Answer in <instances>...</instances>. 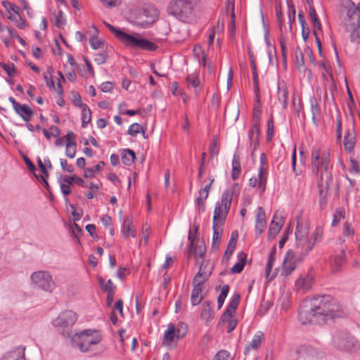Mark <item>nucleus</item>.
Listing matches in <instances>:
<instances>
[{"label":"nucleus","instance_id":"obj_1","mask_svg":"<svg viewBox=\"0 0 360 360\" xmlns=\"http://www.w3.org/2000/svg\"><path fill=\"white\" fill-rule=\"evenodd\" d=\"M342 316L339 302L329 295H317L302 305L299 320L302 324H321L328 319Z\"/></svg>","mask_w":360,"mask_h":360},{"label":"nucleus","instance_id":"obj_2","mask_svg":"<svg viewBox=\"0 0 360 360\" xmlns=\"http://www.w3.org/2000/svg\"><path fill=\"white\" fill-rule=\"evenodd\" d=\"M311 171L313 174L318 175L320 173V179L318 181L319 188V205L321 210L327 205L328 191L333 183V175L330 169V153L328 151H322L317 148H313L311 154Z\"/></svg>","mask_w":360,"mask_h":360},{"label":"nucleus","instance_id":"obj_3","mask_svg":"<svg viewBox=\"0 0 360 360\" xmlns=\"http://www.w3.org/2000/svg\"><path fill=\"white\" fill-rule=\"evenodd\" d=\"M70 340L73 347L79 349L82 352H87L91 351L94 345L101 342L102 335L98 330L86 329L74 334Z\"/></svg>","mask_w":360,"mask_h":360},{"label":"nucleus","instance_id":"obj_4","mask_svg":"<svg viewBox=\"0 0 360 360\" xmlns=\"http://www.w3.org/2000/svg\"><path fill=\"white\" fill-rule=\"evenodd\" d=\"M195 0H171L167 6V13L176 19L187 21L193 10Z\"/></svg>","mask_w":360,"mask_h":360},{"label":"nucleus","instance_id":"obj_5","mask_svg":"<svg viewBox=\"0 0 360 360\" xmlns=\"http://www.w3.org/2000/svg\"><path fill=\"white\" fill-rule=\"evenodd\" d=\"M77 319V314L71 310L65 311L52 321V324L58 332L65 338H70L72 335V327Z\"/></svg>","mask_w":360,"mask_h":360},{"label":"nucleus","instance_id":"obj_6","mask_svg":"<svg viewBox=\"0 0 360 360\" xmlns=\"http://www.w3.org/2000/svg\"><path fill=\"white\" fill-rule=\"evenodd\" d=\"M333 345L337 349L348 352L360 349V342L346 331L335 333L333 337Z\"/></svg>","mask_w":360,"mask_h":360},{"label":"nucleus","instance_id":"obj_7","mask_svg":"<svg viewBox=\"0 0 360 360\" xmlns=\"http://www.w3.org/2000/svg\"><path fill=\"white\" fill-rule=\"evenodd\" d=\"M352 7L347 9L346 22L347 30L350 32V39L353 42L360 43V10L354 4L350 2Z\"/></svg>","mask_w":360,"mask_h":360},{"label":"nucleus","instance_id":"obj_8","mask_svg":"<svg viewBox=\"0 0 360 360\" xmlns=\"http://www.w3.org/2000/svg\"><path fill=\"white\" fill-rule=\"evenodd\" d=\"M126 46L132 48H139L146 51H155L157 46L146 39L141 38L139 34H129L124 32H122L118 39Z\"/></svg>","mask_w":360,"mask_h":360},{"label":"nucleus","instance_id":"obj_9","mask_svg":"<svg viewBox=\"0 0 360 360\" xmlns=\"http://www.w3.org/2000/svg\"><path fill=\"white\" fill-rule=\"evenodd\" d=\"M307 252L289 249L283 261L281 275L288 276L296 269V266L300 264Z\"/></svg>","mask_w":360,"mask_h":360},{"label":"nucleus","instance_id":"obj_10","mask_svg":"<svg viewBox=\"0 0 360 360\" xmlns=\"http://www.w3.org/2000/svg\"><path fill=\"white\" fill-rule=\"evenodd\" d=\"M31 281L36 288L46 292H51L55 288L52 276L47 271H38L32 273Z\"/></svg>","mask_w":360,"mask_h":360},{"label":"nucleus","instance_id":"obj_11","mask_svg":"<svg viewBox=\"0 0 360 360\" xmlns=\"http://www.w3.org/2000/svg\"><path fill=\"white\" fill-rule=\"evenodd\" d=\"M206 249H188L187 252V256L194 257L195 259L198 262L200 259L201 262L200 264L199 269L197 273H201V274L206 275L207 274L208 276H210L212 274V266H208V264H205V256Z\"/></svg>","mask_w":360,"mask_h":360},{"label":"nucleus","instance_id":"obj_12","mask_svg":"<svg viewBox=\"0 0 360 360\" xmlns=\"http://www.w3.org/2000/svg\"><path fill=\"white\" fill-rule=\"evenodd\" d=\"M158 12L153 8H144L139 14L136 24L143 27L146 28L150 26L157 19Z\"/></svg>","mask_w":360,"mask_h":360},{"label":"nucleus","instance_id":"obj_13","mask_svg":"<svg viewBox=\"0 0 360 360\" xmlns=\"http://www.w3.org/2000/svg\"><path fill=\"white\" fill-rule=\"evenodd\" d=\"M284 219L283 217H278L277 212L274 214L268 231V240H272L281 231L283 225Z\"/></svg>","mask_w":360,"mask_h":360},{"label":"nucleus","instance_id":"obj_14","mask_svg":"<svg viewBox=\"0 0 360 360\" xmlns=\"http://www.w3.org/2000/svg\"><path fill=\"white\" fill-rule=\"evenodd\" d=\"M25 347H18L6 352L0 360H26L25 356Z\"/></svg>","mask_w":360,"mask_h":360},{"label":"nucleus","instance_id":"obj_15","mask_svg":"<svg viewBox=\"0 0 360 360\" xmlns=\"http://www.w3.org/2000/svg\"><path fill=\"white\" fill-rule=\"evenodd\" d=\"M232 199L233 191L229 189L225 190L221 195V202H219L220 205L224 207L223 217L224 218H226L227 214L229 212Z\"/></svg>","mask_w":360,"mask_h":360},{"label":"nucleus","instance_id":"obj_16","mask_svg":"<svg viewBox=\"0 0 360 360\" xmlns=\"http://www.w3.org/2000/svg\"><path fill=\"white\" fill-rule=\"evenodd\" d=\"M275 260H276V249H273L271 251V252L269 253L266 266L265 268V272H264L265 277L266 278H268L269 281L274 279L277 275L276 270L274 272H273L272 274H270Z\"/></svg>","mask_w":360,"mask_h":360},{"label":"nucleus","instance_id":"obj_17","mask_svg":"<svg viewBox=\"0 0 360 360\" xmlns=\"http://www.w3.org/2000/svg\"><path fill=\"white\" fill-rule=\"evenodd\" d=\"M264 337V335L262 331H257L253 336L250 343L245 347L244 354L247 355L251 349H257L260 347Z\"/></svg>","mask_w":360,"mask_h":360},{"label":"nucleus","instance_id":"obj_18","mask_svg":"<svg viewBox=\"0 0 360 360\" xmlns=\"http://www.w3.org/2000/svg\"><path fill=\"white\" fill-rule=\"evenodd\" d=\"M178 333V336L179 335L180 329L177 328L176 330L175 326L174 324L170 323L168 326L167 330L165 332L164 338L162 340V345L168 346L174 340V338L176 336V333Z\"/></svg>","mask_w":360,"mask_h":360},{"label":"nucleus","instance_id":"obj_19","mask_svg":"<svg viewBox=\"0 0 360 360\" xmlns=\"http://www.w3.org/2000/svg\"><path fill=\"white\" fill-rule=\"evenodd\" d=\"M312 281V277L307 274L304 276L299 277L295 282V285L297 289L307 291L311 288Z\"/></svg>","mask_w":360,"mask_h":360},{"label":"nucleus","instance_id":"obj_20","mask_svg":"<svg viewBox=\"0 0 360 360\" xmlns=\"http://www.w3.org/2000/svg\"><path fill=\"white\" fill-rule=\"evenodd\" d=\"M188 86H192L195 89V93L198 96L202 90V86L198 78V76L195 74L188 75L186 79Z\"/></svg>","mask_w":360,"mask_h":360},{"label":"nucleus","instance_id":"obj_21","mask_svg":"<svg viewBox=\"0 0 360 360\" xmlns=\"http://www.w3.org/2000/svg\"><path fill=\"white\" fill-rule=\"evenodd\" d=\"M356 138L353 130H347L344 136V146L347 151L352 152L355 146Z\"/></svg>","mask_w":360,"mask_h":360},{"label":"nucleus","instance_id":"obj_22","mask_svg":"<svg viewBox=\"0 0 360 360\" xmlns=\"http://www.w3.org/2000/svg\"><path fill=\"white\" fill-rule=\"evenodd\" d=\"M238 262L234 264L233 266V267L231 268V271L233 273V274H239L240 273L243 268H244V266L246 263V259H247V254H245V252H243V251H240L238 253Z\"/></svg>","mask_w":360,"mask_h":360},{"label":"nucleus","instance_id":"obj_23","mask_svg":"<svg viewBox=\"0 0 360 360\" xmlns=\"http://www.w3.org/2000/svg\"><path fill=\"white\" fill-rule=\"evenodd\" d=\"M288 91L285 84L278 85V99L282 103L283 108L288 107Z\"/></svg>","mask_w":360,"mask_h":360},{"label":"nucleus","instance_id":"obj_24","mask_svg":"<svg viewBox=\"0 0 360 360\" xmlns=\"http://www.w3.org/2000/svg\"><path fill=\"white\" fill-rule=\"evenodd\" d=\"M15 112L25 122H29L34 115L33 110L25 104L20 105Z\"/></svg>","mask_w":360,"mask_h":360},{"label":"nucleus","instance_id":"obj_25","mask_svg":"<svg viewBox=\"0 0 360 360\" xmlns=\"http://www.w3.org/2000/svg\"><path fill=\"white\" fill-rule=\"evenodd\" d=\"M323 235L322 227H317L311 233L310 238L308 240L307 248H313L317 243L321 241Z\"/></svg>","mask_w":360,"mask_h":360},{"label":"nucleus","instance_id":"obj_26","mask_svg":"<svg viewBox=\"0 0 360 360\" xmlns=\"http://www.w3.org/2000/svg\"><path fill=\"white\" fill-rule=\"evenodd\" d=\"M224 213V207L220 205L219 202H217L215 205L214 210V214H213V226H217V221L218 223L220 221H225L226 218H224L223 217Z\"/></svg>","mask_w":360,"mask_h":360},{"label":"nucleus","instance_id":"obj_27","mask_svg":"<svg viewBox=\"0 0 360 360\" xmlns=\"http://www.w3.org/2000/svg\"><path fill=\"white\" fill-rule=\"evenodd\" d=\"M308 233L307 228L303 226L299 221L297 224L295 238L298 245L304 246V244L302 243V240Z\"/></svg>","mask_w":360,"mask_h":360},{"label":"nucleus","instance_id":"obj_28","mask_svg":"<svg viewBox=\"0 0 360 360\" xmlns=\"http://www.w3.org/2000/svg\"><path fill=\"white\" fill-rule=\"evenodd\" d=\"M94 33L92 37L89 39V44L91 48L94 50L102 48L104 46V41L98 39V30L95 26H92Z\"/></svg>","mask_w":360,"mask_h":360},{"label":"nucleus","instance_id":"obj_29","mask_svg":"<svg viewBox=\"0 0 360 360\" xmlns=\"http://www.w3.org/2000/svg\"><path fill=\"white\" fill-rule=\"evenodd\" d=\"M135 158V153L129 148L124 149L122 152V161L124 165H131Z\"/></svg>","mask_w":360,"mask_h":360},{"label":"nucleus","instance_id":"obj_30","mask_svg":"<svg viewBox=\"0 0 360 360\" xmlns=\"http://www.w3.org/2000/svg\"><path fill=\"white\" fill-rule=\"evenodd\" d=\"M131 224L132 219L131 218L127 217L124 219L121 231L124 237H128L129 235H131L132 237H135L136 232L133 230H131Z\"/></svg>","mask_w":360,"mask_h":360},{"label":"nucleus","instance_id":"obj_31","mask_svg":"<svg viewBox=\"0 0 360 360\" xmlns=\"http://www.w3.org/2000/svg\"><path fill=\"white\" fill-rule=\"evenodd\" d=\"M98 283L102 288V290L108 293L112 292L115 293L116 290V286L112 283V281L109 279L107 283H105V279H103L102 277L99 276L98 277Z\"/></svg>","mask_w":360,"mask_h":360},{"label":"nucleus","instance_id":"obj_32","mask_svg":"<svg viewBox=\"0 0 360 360\" xmlns=\"http://www.w3.org/2000/svg\"><path fill=\"white\" fill-rule=\"evenodd\" d=\"M202 293V288L193 287V289L192 290L191 295V304L193 306H197L201 302V301L203 298Z\"/></svg>","mask_w":360,"mask_h":360},{"label":"nucleus","instance_id":"obj_33","mask_svg":"<svg viewBox=\"0 0 360 360\" xmlns=\"http://www.w3.org/2000/svg\"><path fill=\"white\" fill-rule=\"evenodd\" d=\"M295 63L297 68L300 72H304V58L302 50L300 47L295 49Z\"/></svg>","mask_w":360,"mask_h":360},{"label":"nucleus","instance_id":"obj_34","mask_svg":"<svg viewBox=\"0 0 360 360\" xmlns=\"http://www.w3.org/2000/svg\"><path fill=\"white\" fill-rule=\"evenodd\" d=\"M240 173V162L239 156L234 155L232 161V172L231 178L233 180H236L238 178Z\"/></svg>","mask_w":360,"mask_h":360},{"label":"nucleus","instance_id":"obj_35","mask_svg":"<svg viewBox=\"0 0 360 360\" xmlns=\"http://www.w3.org/2000/svg\"><path fill=\"white\" fill-rule=\"evenodd\" d=\"M266 175L267 172L264 167L259 169L258 178L257 179L258 180V188L261 190V193H263L266 188Z\"/></svg>","mask_w":360,"mask_h":360},{"label":"nucleus","instance_id":"obj_36","mask_svg":"<svg viewBox=\"0 0 360 360\" xmlns=\"http://www.w3.org/2000/svg\"><path fill=\"white\" fill-rule=\"evenodd\" d=\"M82 127L86 128L87 124L90 122L91 118V112L89 107L82 105Z\"/></svg>","mask_w":360,"mask_h":360},{"label":"nucleus","instance_id":"obj_37","mask_svg":"<svg viewBox=\"0 0 360 360\" xmlns=\"http://www.w3.org/2000/svg\"><path fill=\"white\" fill-rule=\"evenodd\" d=\"M105 163L103 161L98 162V164L94 165L91 168H84V176L85 178H93L95 176V172H99L102 169Z\"/></svg>","mask_w":360,"mask_h":360},{"label":"nucleus","instance_id":"obj_38","mask_svg":"<svg viewBox=\"0 0 360 360\" xmlns=\"http://www.w3.org/2000/svg\"><path fill=\"white\" fill-rule=\"evenodd\" d=\"M193 231L190 229L189 233H188V240L190 242L188 248H201V245L195 244V241L196 239V235L198 231L199 226L198 224H194L193 226Z\"/></svg>","mask_w":360,"mask_h":360},{"label":"nucleus","instance_id":"obj_39","mask_svg":"<svg viewBox=\"0 0 360 360\" xmlns=\"http://www.w3.org/2000/svg\"><path fill=\"white\" fill-rule=\"evenodd\" d=\"M201 319L209 321L212 319L211 308H210V302L206 301L204 302L202 305V309L201 311Z\"/></svg>","mask_w":360,"mask_h":360},{"label":"nucleus","instance_id":"obj_40","mask_svg":"<svg viewBox=\"0 0 360 360\" xmlns=\"http://www.w3.org/2000/svg\"><path fill=\"white\" fill-rule=\"evenodd\" d=\"M345 252L343 250H340L339 253L331 257V262L336 265V269L333 271H338V268L345 262Z\"/></svg>","mask_w":360,"mask_h":360},{"label":"nucleus","instance_id":"obj_41","mask_svg":"<svg viewBox=\"0 0 360 360\" xmlns=\"http://www.w3.org/2000/svg\"><path fill=\"white\" fill-rule=\"evenodd\" d=\"M261 112L260 97H255L253 105L252 121L259 122Z\"/></svg>","mask_w":360,"mask_h":360},{"label":"nucleus","instance_id":"obj_42","mask_svg":"<svg viewBox=\"0 0 360 360\" xmlns=\"http://www.w3.org/2000/svg\"><path fill=\"white\" fill-rule=\"evenodd\" d=\"M226 8H227V10L231 9V26H230L229 29H230V32H231V34L233 36L235 34V30H236V27H235L236 15H235V13H234L233 0L229 1L228 2Z\"/></svg>","mask_w":360,"mask_h":360},{"label":"nucleus","instance_id":"obj_43","mask_svg":"<svg viewBox=\"0 0 360 360\" xmlns=\"http://www.w3.org/2000/svg\"><path fill=\"white\" fill-rule=\"evenodd\" d=\"M146 130V129L141 127L139 124L134 123L129 126L127 133L132 136H136L140 132L145 134Z\"/></svg>","mask_w":360,"mask_h":360},{"label":"nucleus","instance_id":"obj_44","mask_svg":"<svg viewBox=\"0 0 360 360\" xmlns=\"http://www.w3.org/2000/svg\"><path fill=\"white\" fill-rule=\"evenodd\" d=\"M209 277L210 276H207V274L206 275H203L201 274V273H197L193 280L192 284L193 287L201 288V286L208 280Z\"/></svg>","mask_w":360,"mask_h":360},{"label":"nucleus","instance_id":"obj_45","mask_svg":"<svg viewBox=\"0 0 360 360\" xmlns=\"http://www.w3.org/2000/svg\"><path fill=\"white\" fill-rule=\"evenodd\" d=\"M311 112L312 114V120L314 122L316 115L320 112V108L318 105L316 98L313 96L309 98Z\"/></svg>","mask_w":360,"mask_h":360},{"label":"nucleus","instance_id":"obj_46","mask_svg":"<svg viewBox=\"0 0 360 360\" xmlns=\"http://www.w3.org/2000/svg\"><path fill=\"white\" fill-rule=\"evenodd\" d=\"M252 128L248 132L250 140L259 139L260 135L259 122L252 121Z\"/></svg>","mask_w":360,"mask_h":360},{"label":"nucleus","instance_id":"obj_47","mask_svg":"<svg viewBox=\"0 0 360 360\" xmlns=\"http://www.w3.org/2000/svg\"><path fill=\"white\" fill-rule=\"evenodd\" d=\"M229 292V285H224L221 288V292L217 297L218 309H221V307H222Z\"/></svg>","mask_w":360,"mask_h":360},{"label":"nucleus","instance_id":"obj_48","mask_svg":"<svg viewBox=\"0 0 360 360\" xmlns=\"http://www.w3.org/2000/svg\"><path fill=\"white\" fill-rule=\"evenodd\" d=\"M213 236H212V247L215 248L216 246H219V242L221 237L222 231L219 229L217 228V226H213Z\"/></svg>","mask_w":360,"mask_h":360},{"label":"nucleus","instance_id":"obj_49","mask_svg":"<svg viewBox=\"0 0 360 360\" xmlns=\"http://www.w3.org/2000/svg\"><path fill=\"white\" fill-rule=\"evenodd\" d=\"M8 19H10L11 21H13L15 25L20 28L23 29L25 26V20H23L20 15L18 14V16L13 15L11 13H10L9 16L8 17Z\"/></svg>","mask_w":360,"mask_h":360},{"label":"nucleus","instance_id":"obj_50","mask_svg":"<svg viewBox=\"0 0 360 360\" xmlns=\"http://www.w3.org/2000/svg\"><path fill=\"white\" fill-rule=\"evenodd\" d=\"M274 134V121L273 117L267 120V131H266V141L267 142H271L273 138Z\"/></svg>","mask_w":360,"mask_h":360},{"label":"nucleus","instance_id":"obj_51","mask_svg":"<svg viewBox=\"0 0 360 360\" xmlns=\"http://www.w3.org/2000/svg\"><path fill=\"white\" fill-rule=\"evenodd\" d=\"M279 43L282 52V57L283 59V63L285 65H286V58H287V53H286V45H285V39L284 35L281 33V37L279 39Z\"/></svg>","mask_w":360,"mask_h":360},{"label":"nucleus","instance_id":"obj_52","mask_svg":"<svg viewBox=\"0 0 360 360\" xmlns=\"http://www.w3.org/2000/svg\"><path fill=\"white\" fill-rule=\"evenodd\" d=\"M236 309L237 308L236 307L230 305L229 304L226 309L224 311L221 317V321H224L226 320L227 319H229V318L232 317V314L236 311Z\"/></svg>","mask_w":360,"mask_h":360},{"label":"nucleus","instance_id":"obj_53","mask_svg":"<svg viewBox=\"0 0 360 360\" xmlns=\"http://www.w3.org/2000/svg\"><path fill=\"white\" fill-rule=\"evenodd\" d=\"M71 95H72V101L73 103L75 104V105L79 107L80 108H82V105H86V104H84L82 102L81 96L79 95V94L78 92L72 91Z\"/></svg>","mask_w":360,"mask_h":360},{"label":"nucleus","instance_id":"obj_54","mask_svg":"<svg viewBox=\"0 0 360 360\" xmlns=\"http://www.w3.org/2000/svg\"><path fill=\"white\" fill-rule=\"evenodd\" d=\"M0 66L4 68L9 77H13L16 73V69L13 63L9 65L0 62Z\"/></svg>","mask_w":360,"mask_h":360},{"label":"nucleus","instance_id":"obj_55","mask_svg":"<svg viewBox=\"0 0 360 360\" xmlns=\"http://www.w3.org/2000/svg\"><path fill=\"white\" fill-rule=\"evenodd\" d=\"M212 360H231L230 354L226 350H220L213 357Z\"/></svg>","mask_w":360,"mask_h":360},{"label":"nucleus","instance_id":"obj_56","mask_svg":"<svg viewBox=\"0 0 360 360\" xmlns=\"http://www.w3.org/2000/svg\"><path fill=\"white\" fill-rule=\"evenodd\" d=\"M108 56L106 52L96 53L94 57V61L98 65H103L108 60Z\"/></svg>","mask_w":360,"mask_h":360},{"label":"nucleus","instance_id":"obj_57","mask_svg":"<svg viewBox=\"0 0 360 360\" xmlns=\"http://www.w3.org/2000/svg\"><path fill=\"white\" fill-rule=\"evenodd\" d=\"M255 222H266V214L262 207H259L257 210Z\"/></svg>","mask_w":360,"mask_h":360},{"label":"nucleus","instance_id":"obj_58","mask_svg":"<svg viewBox=\"0 0 360 360\" xmlns=\"http://www.w3.org/2000/svg\"><path fill=\"white\" fill-rule=\"evenodd\" d=\"M238 238V233L237 231H233L231 234V238L228 243L226 248H236V242Z\"/></svg>","mask_w":360,"mask_h":360},{"label":"nucleus","instance_id":"obj_59","mask_svg":"<svg viewBox=\"0 0 360 360\" xmlns=\"http://www.w3.org/2000/svg\"><path fill=\"white\" fill-rule=\"evenodd\" d=\"M253 89L255 97H260V90L259 86V77L258 75L252 76Z\"/></svg>","mask_w":360,"mask_h":360},{"label":"nucleus","instance_id":"obj_60","mask_svg":"<svg viewBox=\"0 0 360 360\" xmlns=\"http://www.w3.org/2000/svg\"><path fill=\"white\" fill-rule=\"evenodd\" d=\"M64 139H65L66 141V143H70V145H73L74 146H77V143H76V135L75 134L74 132L71 131H68L66 136H64Z\"/></svg>","mask_w":360,"mask_h":360},{"label":"nucleus","instance_id":"obj_61","mask_svg":"<svg viewBox=\"0 0 360 360\" xmlns=\"http://www.w3.org/2000/svg\"><path fill=\"white\" fill-rule=\"evenodd\" d=\"M76 153V146L66 143L65 155L70 158H74Z\"/></svg>","mask_w":360,"mask_h":360},{"label":"nucleus","instance_id":"obj_62","mask_svg":"<svg viewBox=\"0 0 360 360\" xmlns=\"http://www.w3.org/2000/svg\"><path fill=\"white\" fill-rule=\"evenodd\" d=\"M63 13L62 11H59L57 15H55V26L57 27H61L65 24V19L63 18Z\"/></svg>","mask_w":360,"mask_h":360},{"label":"nucleus","instance_id":"obj_63","mask_svg":"<svg viewBox=\"0 0 360 360\" xmlns=\"http://www.w3.org/2000/svg\"><path fill=\"white\" fill-rule=\"evenodd\" d=\"M60 163L61 168L63 171L72 173L74 172V167L72 165H69L66 160L60 159Z\"/></svg>","mask_w":360,"mask_h":360},{"label":"nucleus","instance_id":"obj_64","mask_svg":"<svg viewBox=\"0 0 360 360\" xmlns=\"http://www.w3.org/2000/svg\"><path fill=\"white\" fill-rule=\"evenodd\" d=\"M43 76H44V80L46 81V85L50 89H55L54 82L53 80L52 76L51 75L50 72H44L43 74Z\"/></svg>","mask_w":360,"mask_h":360}]
</instances>
